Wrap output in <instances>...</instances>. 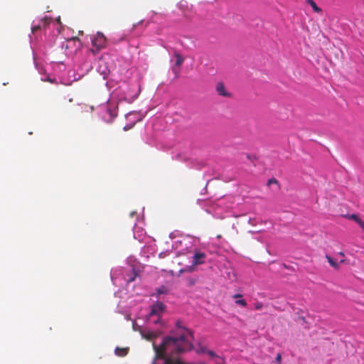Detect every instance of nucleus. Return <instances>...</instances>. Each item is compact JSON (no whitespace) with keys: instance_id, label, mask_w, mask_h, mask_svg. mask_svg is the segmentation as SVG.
Masks as SVG:
<instances>
[{"instance_id":"nucleus-1","label":"nucleus","mask_w":364,"mask_h":364,"mask_svg":"<svg viewBox=\"0 0 364 364\" xmlns=\"http://www.w3.org/2000/svg\"><path fill=\"white\" fill-rule=\"evenodd\" d=\"M166 306L161 301H157L151 306V312L149 315L151 318L154 317H161L163 313L165 311Z\"/></svg>"},{"instance_id":"nucleus-2","label":"nucleus","mask_w":364,"mask_h":364,"mask_svg":"<svg viewBox=\"0 0 364 364\" xmlns=\"http://www.w3.org/2000/svg\"><path fill=\"white\" fill-rule=\"evenodd\" d=\"M92 44L98 50L104 48L106 44V38L102 33L97 32L95 38L92 40Z\"/></svg>"},{"instance_id":"nucleus-3","label":"nucleus","mask_w":364,"mask_h":364,"mask_svg":"<svg viewBox=\"0 0 364 364\" xmlns=\"http://www.w3.org/2000/svg\"><path fill=\"white\" fill-rule=\"evenodd\" d=\"M207 257L206 254L200 252V250H195L193 256L192 263L194 265H199L204 264Z\"/></svg>"},{"instance_id":"nucleus-4","label":"nucleus","mask_w":364,"mask_h":364,"mask_svg":"<svg viewBox=\"0 0 364 364\" xmlns=\"http://www.w3.org/2000/svg\"><path fill=\"white\" fill-rule=\"evenodd\" d=\"M51 22V18L48 16H45L41 19L40 23L37 25H34L31 27L32 33H35L37 31L41 29L42 28H45L48 25H49Z\"/></svg>"},{"instance_id":"nucleus-5","label":"nucleus","mask_w":364,"mask_h":364,"mask_svg":"<svg viewBox=\"0 0 364 364\" xmlns=\"http://www.w3.org/2000/svg\"><path fill=\"white\" fill-rule=\"evenodd\" d=\"M215 90L217 93L225 97H231V94L226 90V87L223 82H218L216 84Z\"/></svg>"},{"instance_id":"nucleus-6","label":"nucleus","mask_w":364,"mask_h":364,"mask_svg":"<svg viewBox=\"0 0 364 364\" xmlns=\"http://www.w3.org/2000/svg\"><path fill=\"white\" fill-rule=\"evenodd\" d=\"M129 351V348L128 347L126 348H120L117 347L114 350V353L116 355L119 357H124L126 356Z\"/></svg>"},{"instance_id":"nucleus-7","label":"nucleus","mask_w":364,"mask_h":364,"mask_svg":"<svg viewBox=\"0 0 364 364\" xmlns=\"http://www.w3.org/2000/svg\"><path fill=\"white\" fill-rule=\"evenodd\" d=\"M306 2L307 4L311 6L314 12L317 14L322 13V9L317 6L316 3L314 0H306Z\"/></svg>"},{"instance_id":"nucleus-8","label":"nucleus","mask_w":364,"mask_h":364,"mask_svg":"<svg viewBox=\"0 0 364 364\" xmlns=\"http://www.w3.org/2000/svg\"><path fill=\"white\" fill-rule=\"evenodd\" d=\"M174 56L176 58V63H175L176 65L178 66V67H180L183 64V63L184 58L182 57L181 55H180L178 53H176L174 54Z\"/></svg>"},{"instance_id":"nucleus-9","label":"nucleus","mask_w":364,"mask_h":364,"mask_svg":"<svg viewBox=\"0 0 364 364\" xmlns=\"http://www.w3.org/2000/svg\"><path fill=\"white\" fill-rule=\"evenodd\" d=\"M326 259H328V262H329V264H331V267H334V268H338V264L337 262H336L332 257H331L330 256L328 255H326Z\"/></svg>"},{"instance_id":"nucleus-10","label":"nucleus","mask_w":364,"mask_h":364,"mask_svg":"<svg viewBox=\"0 0 364 364\" xmlns=\"http://www.w3.org/2000/svg\"><path fill=\"white\" fill-rule=\"evenodd\" d=\"M349 218L355 221L358 225L360 224V223L363 221L360 218L358 215H355V214H352L349 216Z\"/></svg>"},{"instance_id":"nucleus-11","label":"nucleus","mask_w":364,"mask_h":364,"mask_svg":"<svg viewBox=\"0 0 364 364\" xmlns=\"http://www.w3.org/2000/svg\"><path fill=\"white\" fill-rule=\"evenodd\" d=\"M148 320L149 323H153L154 324L159 323L161 321V317H154V318H151L150 315L149 314Z\"/></svg>"},{"instance_id":"nucleus-12","label":"nucleus","mask_w":364,"mask_h":364,"mask_svg":"<svg viewBox=\"0 0 364 364\" xmlns=\"http://www.w3.org/2000/svg\"><path fill=\"white\" fill-rule=\"evenodd\" d=\"M235 303L238 305L243 306V307H245L247 305V301L245 299H241V298H240V299L236 300Z\"/></svg>"},{"instance_id":"nucleus-13","label":"nucleus","mask_w":364,"mask_h":364,"mask_svg":"<svg viewBox=\"0 0 364 364\" xmlns=\"http://www.w3.org/2000/svg\"><path fill=\"white\" fill-rule=\"evenodd\" d=\"M263 307V304L262 302L257 301L255 304V309L256 310H260Z\"/></svg>"},{"instance_id":"nucleus-14","label":"nucleus","mask_w":364,"mask_h":364,"mask_svg":"<svg viewBox=\"0 0 364 364\" xmlns=\"http://www.w3.org/2000/svg\"><path fill=\"white\" fill-rule=\"evenodd\" d=\"M282 361V355L280 353H278L276 357V362L277 364H280Z\"/></svg>"},{"instance_id":"nucleus-15","label":"nucleus","mask_w":364,"mask_h":364,"mask_svg":"<svg viewBox=\"0 0 364 364\" xmlns=\"http://www.w3.org/2000/svg\"><path fill=\"white\" fill-rule=\"evenodd\" d=\"M208 354L212 358L218 357L217 355L213 350H208Z\"/></svg>"},{"instance_id":"nucleus-16","label":"nucleus","mask_w":364,"mask_h":364,"mask_svg":"<svg viewBox=\"0 0 364 364\" xmlns=\"http://www.w3.org/2000/svg\"><path fill=\"white\" fill-rule=\"evenodd\" d=\"M242 295L240 294H235L232 297L235 298V299H240V298H242Z\"/></svg>"},{"instance_id":"nucleus-17","label":"nucleus","mask_w":364,"mask_h":364,"mask_svg":"<svg viewBox=\"0 0 364 364\" xmlns=\"http://www.w3.org/2000/svg\"><path fill=\"white\" fill-rule=\"evenodd\" d=\"M359 225L362 228L363 231L364 232V221L363 220Z\"/></svg>"},{"instance_id":"nucleus-18","label":"nucleus","mask_w":364,"mask_h":364,"mask_svg":"<svg viewBox=\"0 0 364 364\" xmlns=\"http://www.w3.org/2000/svg\"><path fill=\"white\" fill-rule=\"evenodd\" d=\"M79 41V39L77 38H73L69 40V42H71V41Z\"/></svg>"},{"instance_id":"nucleus-19","label":"nucleus","mask_w":364,"mask_h":364,"mask_svg":"<svg viewBox=\"0 0 364 364\" xmlns=\"http://www.w3.org/2000/svg\"><path fill=\"white\" fill-rule=\"evenodd\" d=\"M107 114H109L110 116V117L112 118V119L114 118V117L112 116V114H111V112L109 109L107 110Z\"/></svg>"},{"instance_id":"nucleus-20","label":"nucleus","mask_w":364,"mask_h":364,"mask_svg":"<svg viewBox=\"0 0 364 364\" xmlns=\"http://www.w3.org/2000/svg\"><path fill=\"white\" fill-rule=\"evenodd\" d=\"M299 319L301 320L303 323H306V318L304 316L299 317Z\"/></svg>"},{"instance_id":"nucleus-21","label":"nucleus","mask_w":364,"mask_h":364,"mask_svg":"<svg viewBox=\"0 0 364 364\" xmlns=\"http://www.w3.org/2000/svg\"><path fill=\"white\" fill-rule=\"evenodd\" d=\"M136 215V213H135V212H134V211H133V212H132V213H130V215H131V216H133V215Z\"/></svg>"},{"instance_id":"nucleus-22","label":"nucleus","mask_w":364,"mask_h":364,"mask_svg":"<svg viewBox=\"0 0 364 364\" xmlns=\"http://www.w3.org/2000/svg\"><path fill=\"white\" fill-rule=\"evenodd\" d=\"M128 129H129V128H127V127H124V130H127Z\"/></svg>"},{"instance_id":"nucleus-23","label":"nucleus","mask_w":364,"mask_h":364,"mask_svg":"<svg viewBox=\"0 0 364 364\" xmlns=\"http://www.w3.org/2000/svg\"><path fill=\"white\" fill-rule=\"evenodd\" d=\"M201 351L204 353L205 352V349L201 348Z\"/></svg>"}]
</instances>
